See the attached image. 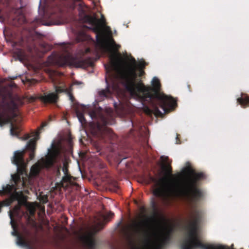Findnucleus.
Masks as SVG:
<instances>
[{
	"label": "nucleus",
	"instance_id": "b1692460",
	"mask_svg": "<svg viewBox=\"0 0 249 249\" xmlns=\"http://www.w3.org/2000/svg\"><path fill=\"white\" fill-rule=\"evenodd\" d=\"M89 115H90L91 118L92 119L93 118V114L92 113L90 112V113H89Z\"/></svg>",
	"mask_w": 249,
	"mask_h": 249
},
{
	"label": "nucleus",
	"instance_id": "9b49d317",
	"mask_svg": "<svg viewBox=\"0 0 249 249\" xmlns=\"http://www.w3.org/2000/svg\"><path fill=\"white\" fill-rule=\"evenodd\" d=\"M39 139V133L36 132L33 136V138L31 139L26 145L27 148L31 150L32 152L30 154V157L31 160L33 159L34 157V153L33 151L35 149L36 142Z\"/></svg>",
	"mask_w": 249,
	"mask_h": 249
},
{
	"label": "nucleus",
	"instance_id": "f8f14e48",
	"mask_svg": "<svg viewBox=\"0 0 249 249\" xmlns=\"http://www.w3.org/2000/svg\"><path fill=\"white\" fill-rule=\"evenodd\" d=\"M237 102L242 107L245 108L249 106V96L247 94L242 93L241 97L237 98Z\"/></svg>",
	"mask_w": 249,
	"mask_h": 249
},
{
	"label": "nucleus",
	"instance_id": "dca6fc26",
	"mask_svg": "<svg viewBox=\"0 0 249 249\" xmlns=\"http://www.w3.org/2000/svg\"><path fill=\"white\" fill-rule=\"evenodd\" d=\"M38 97H36V96H27L26 97V99H27V100L28 101V102H32L34 101H35L36 98H38Z\"/></svg>",
	"mask_w": 249,
	"mask_h": 249
},
{
	"label": "nucleus",
	"instance_id": "20e7f679",
	"mask_svg": "<svg viewBox=\"0 0 249 249\" xmlns=\"http://www.w3.org/2000/svg\"><path fill=\"white\" fill-rule=\"evenodd\" d=\"M130 228L135 233L146 238L148 243L145 249H160L174 230V226L166 221L151 224L146 219L133 222Z\"/></svg>",
	"mask_w": 249,
	"mask_h": 249
},
{
	"label": "nucleus",
	"instance_id": "bb28decb",
	"mask_svg": "<svg viewBox=\"0 0 249 249\" xmlns=\"http://www.w3.org/2000/svg\"><path fill=\"white\" fill-rule=\"evenodd\" d=\"M97 129L98 130H100V129H101L100 126L98 124L97 125Z\"/></svg>",
	"mask_w": 249,
	"mask_h": 249
},
{
	"label": "nucleus",
	"instance_id": "7ed1b4c3",
	"mask_svg": "<svg viewBox=\"0 0 249 249\" xmlns=\"http://www.w3.org/2000/svg\"><path fill=\"white\" fill-rule=\"evenodd\" d=\"M161 172L159 177L152 178L153 194L165 199L172 196H185L187 194V167L176 174H171V167L167 157H160Z\"/></svg>",
	"mask_w": 249,
	"mask_h": 249
},
{
	"label": "nucleus",
	"instance_id": "423d86ee",
	"mask_svg": "<svg viewBox=\"0 0 249 249\" xmlns=\"http://www.w3.org/2000/svg\"><path fill=\"white\" fill-rule=\"evenodd\" d=\"M16 189L14 185L7 184L5 187H3L1 190H0L1 194H7L10 195L9 202L7 204V205H9L14 200H17L18 201V204L16 206L14 209L10 212L9 216L11 219V222L12 221V217L18 213L20 209V205L23 204L25 201V197L22 193L16 191Z\"/></svg>",
	"mask_w": 249,
	"mask_h": 249
},
{
	"label": "nucleus",
	"instance_id": "4468645a",
	"mask_svg": "<svg viewBox=\"0 0 249 249\" xmlns=\"http://www.w3.org/2000/svg\"><path fill=\"white\" fill-rule=\"evenodd\" d=\"M16 243L18 246L22 247H27L28 246V241L27 238L22 235H18Z\"/></svg>",
	"mask_w": 249,
	"mask_h": 249
},
{
	"label": "nucleus",
	"instance_id": "0eeeda50",
	"mask_svg": "<svg viewBox=\"0 0 249 249\" xmlns=\"http://www.w3.org/2000/svg\"><path fill=\"white\" fill-rule=\"evenodd\" d=\"M102 228L103 223L97 222L95 225L86 230H81L76 236L85 246L89 249H92L95 244L93 236Z\"/></svg>",
	"mask_w": 249,
	"mask_h": 249
},
{
	"label": "nucleus",
	"instance_id": "1a4fd4ad",
	"mask_svg": "<svg viewBox=\"0 0 249 249\" xmlns=\"http://www.w3.org/2000/svg\"><path fill=\"white\" fill-rule=\"evenodd\" d=\"M62 92H66L68 94L70 99L72 101V97L70 92L67 89H62L60 87H56L55 92L44 94L43 95L38 96V98L44 103H55L58 99V93Z\"/></svg>",
	"mask_w": 249,
	"mask_h": 249
},
{
	"label": "nucleus",
	"instance_id": "393cba45",
	"mask_svg": "<svg viewBox=\"0 0 249 249\" xmlns=\"http://www.w3.org/2000/svg\"><path fill=\"white\" fill-rule=\"evenodd\" d=\"M44 25H47V26H49V25H51V23H44L43 24Z\"/></svg>",
	"mask_w": 249,
	"mask_h": 249
},
{
	"label": "nucleus",
	"instance_id": "f03ea898",
	"mask_svg": "<svg viewBox=\"0 0 249 249\" xmlns=\"http://www.w3.org/2000/svg\"><path fill=\"white\" fill-rule=\"evenodd\" d=\"M207 178L205 172L196 170L188 161V249H229L224 246L206 244L201 240L199 229L204 213L200 203L206 194L201 186Z\"/></svg>",
	"mask_w": 249,
	"mask_h": 249
},
{
	"label": "nucleus",
	"instance_id": "39448f33",
	"mask_svg": "<svg viewBox=\"0 0 249 249\" xmlns=\"http://www.w3.org/2000/svg\"><path fill=\"white\" fill-rule=\"evenodd\" d=\"M61 158L60 149L58 144L52 142L50 148L45 158H42L31 168L29 178L36 177L41 169L51 166Z\"/></svg>",
	"mask_w": 249,
	"mask_h": 249
},
{
	"label": "nucleus",
	"instance_id": "cd10ccee",
	"mask_svg": "<svg viewBox=\"0 0 249 249\" xmlns=\"http://www.w3.org/2000/svg\"><path fill=\"white\" fill-rule=\"evenodd\" d=\"M45 125H46V124H43L42 125V127H44Z\"/></svg>",
	"mask_w": 249,
	"mask_h": 249
},
{
	"label": "nucleus",
	"instance_id": "2eb2a0df",
	"mask_svg": "<svg viewBox=\"0 0 249 249\" xmlns=\"http://www.w3.org/2000/svg\"><path fill=\"white\" fill-rule=\"evenodd\" d=\"M27 210L29 211L30 215H33L35 214L36 208L38 206L37 203H28L26 204Z\"/></svg>",
	"mask_w": 249,
	"mask_h": 249
},
{
	"label": "nucleus",
	"instance_id": "4be33fe9",
	"mask_svg": "<svg viewBox=\"0 0 249 249\" xmlns=\"http://www.w3.org/2000/svg\"><path fill=\"white\" fill-rule=\"evenodd\" d=\"M118 188V186L116 184L114 185V189H112V190L113 191H116V189Z\"/></svg>",
	"mask_w": 249,
	"mask_h": 249
},
{
	"label": "nucleus",
	"instance_id": "c85d7f7f",
	"mask_svg": "<svg viewBox=\"0 0 249 249\" xmlns=\"http://www.w3.org/2000/svg\"><path fill=\"white\" fill-rule=\"evenodd\" d=\"M186 249V248L185 246H184L183 247V249Z\"/></svg>",
	"mask_w": 249,
	"mask_h": 249
},
{
	"label": "nucleus",
	"instance_id": "6e6552de",
	"mask_svg": "<svg viewBox=\"0 0 249 249\" xmlns=\"http://www.w3.org/2000/svg\"><path fill=\"white\" fill-rule=\"evenodd\" d=\"M24 152V150L16 151L12 160V162L17 167L18 173L12 175V178L18 188H19L20 185L23 186L25 184L23 179L21 180L19 175L20 174L21 175H23L25 172L26 164L23 160Z\"/></svg>",
	"mask_w": 249,
	"mask_h": 249
},
{
	"label": "nucleus",
	"instance_id": "ddd939ff",
	"mask_svg": "<svg viewBox=\"0 0 249 249\" xmlns=\"http://www.w3.org/2000/svg\"><path fill=\"white\" fill-rule=\"evenodd\" d=\"M88 108V107H87V106L81 105L80 106H79L78 107V108L76 109V113L77 117L79 122L81 124H83L85 122V119L84 117L83 113L81 112L79 110L81 109L82 112L83 113H85L87 111Z\"/></svg>",
	"mask_w": 249,
	"mask_h": 249
},
{
	"label": "nucleus",
	"instance_id": "a211bd4d",
	"mask_svg": "<svg viewBox=\"0 0 249 249\" xmlns=\"http://www.w3.org/2000/svg\"><path fill=\"white\" fill-rule=\"evenodd\" d=\"M62 171L65 175V176L66 177L67 175L68 172V167H67V164L66 163H64L63 164V167L62 168Z\"/></svg>",
	"mask_w": 249,
	"mask_h": 249
},
{
	"label": "nucleus",
	"instance_id": "aec40b11",
	"mask_svg": "<svg viewBox=\"0 0 249 249\" xmlns=\"http://www.w3.org/2000/svg\"><path fill=\"white\" fill-rule=\"evenodd\" d=\"M112 88L115 91H117L118 90L117 86H115L114 84L112 86Z\"/></svg>",
	"mask_w": 249,
	"mask_h": 249
},
{
	"label": "nucleus",
	"instance_id": "9d476101",
	"mask_svg": "<svg viewBox=\"0 0 249 249\" xmlns=\"http://www.w3.org/2000/svg\"><path fill=\"white\" fill-rule=\"evenodd\" d=\"M59 63L61 66L67 65L76 68H85L86 66L84 61L72 57L69 54L60 56Z\"/></svg>",
	"mask_w": 249,
	"mask_h": 249
},
{
	"label": "nucleus",
	"instance_id": "5701e85b",
	"mask_svg": "<svg viewBox=\"0 0 249 249\" xmlns=\"http://www.w3.org/2000/svg\"><path fill=\"white\" fill-rule=\"evenodd\" d=\"M32 222H33V223H32L33 226L34 227H36V222H35L34 220H33V221H32Z\"/></svg>",
	"mask_w": 249,
	"mask_h": 249
},
{
	"label": "nucleus",
	"instance_id": "412c9836",
	"mask_svg": "<svg viewBox=\"0 0 249 249\" xmlns=\"http://www.w3.org/2000/svg\"><path fill=\"white\" fill-rule=\"evenodd\" d=\"M82 84L81 82H73V85H79Z\"/></svg>",
	"mask_w": 249,
	"mask_h": 249
},
{
	"label": "nucleus",
	"instance_id": "a878e982",
	"mask_svg": "<svg viewBox=\"0 0 249 249\" xmlns=\"http://www.w3.org/2000/svg\"><path fill=\"white\" fill-rule=\"evenodd\" d=\"M89 48H87L85 50V53H87L89 52Z\"/></svg>",
	"mask_w": 249,
	"mask_h": 249
},
{
	"label": "nucleus",
	"instance_id": "f3484780",
	"mask_svg": "<svg viewBox=\"0 0 249 249\" xmlns=\"http://www.w3.org/2000/svg\"><path fill=\"white\" fill-rule=\"evenodd\" d=\"M113 215V213L111 212H109L106 215H103V218L105 221H108L109 217H112Z\"/></svg>",
	"mask_w": 249,
	"mask_h": 249
},
{
	"label": "nucleus",
	"instance_id": "f257e3e1",
	"mask_svg": "<svg viewBox=\"0 0 249 249\" xmlns=\"http://www.w3.org/2000/svg\"><path fill=\"white\" fill-rule=\"evenodd\" d=\"M86 20L93 26V30L96 34V47L101 52L109 54L110 64L105 66L107 72L114 71L116 78L124 83L132 97L145 101L154 99L161 109L160 111L155 105H153L152 110L148 108L144 109L146 113L149 115L153 113L156 116H161L163 114L173 109L176 101L171 96L160 92V85L157 77L152 79V88L144 86L141 82L136 83V71L138 70L139 75H142L144 73L142 68L145 63L143 61L137 63L134 58L123 56L117 52L120 45L116 44L112 39L110 29L105 25L103 15H101V19H98L95 16H87Z\"/></svg>",
	"mask_w": 249,
	"mask_h": 249
},
{
	"label": "nucleus",
	"instance_id": "6ab92c4d",
	"mask_svg": "<svg viewBox=\"0 0 249 249\" xmlns=\"http://www.w3.org/2000/svg\"><path fill=\"white\" fill-rule=\"evenodd\" d=\"M109 90H102L99 92V94L100 96H107V93L109 92Z\"/></svg>",
	"mask_w": 249,
	"mask_h": 249
}]
</instances>
